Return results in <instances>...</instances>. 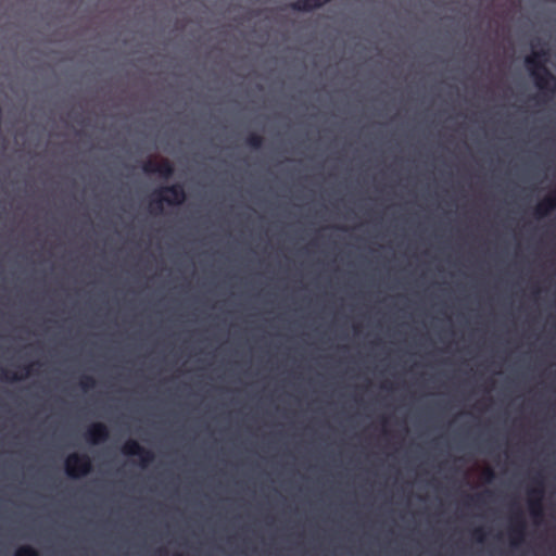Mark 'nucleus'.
Returning <instances> with one entry per match:
<instances>
[{
    "instance_id": "1",
    "label": "nucleus",
    "mask_w": 556,
    "mask_h": 556,
    "mask_svg": "<svg viewBox=\"0 0 556 556\" xmlns=\"http://www.w3.org/2000/svg\"><path fill=\"white\" fill-rule=\"evenodd\" d=\"M540 40L532 41V53L525 60L526 66L533 78L536 88L543 93L553 94L556 91V76L546 67L548 50H538Z\"/></svg>"
},
{
    "instance_id": "2",
    "label": "nucleus",
    "mask_w": 556,
    "mask_h": 556,
    "mask_svg": "<svg viewBox=\"0 0 556 556\" xmlns=\"http://www.w3.org/2000/svg\"><path fill=\"white\" fill-rule=\"evenodd\" d=\"M152 195L153 198L150 203L152 213H161L164 203L168 205H180L187 198L184 187L179 184H173L155 190Z\"/></svg>"
},
{
    "instance_id": "3",
    "label": "nucleus",
    "mask_w": 556,
    "mask_h": 556,
    "mask_svg": "<svg viewBox=\"0 0 556 556\" xmlns=\"http://www.w3.org/2000/svg\"><path fill=\"white\" fill-rule=\"evenodd\" d=\"M92 469L91 459L86 454L73 453L65 459V471L71 478H79L88 475Z\"/></svg>"
},
{
    "instance_id": "4",
    "label": "nucleus",
    "mask_w": 556,
    "mask_h": 556,
    "mask_svg": "<svg viewBox=\"0 0 556 556\" xmlns=\"http://www.w3.org/2000/svg\"><path fill=\"white\" fill-rule=\"evenodd\" d=\"M533 482L536 484V486L528 491V505L533 519L540 520L543 517V479L538 476L533 478Z\"/></svg>"
},
{
    "instance_id": "5",
    "label": "nucleus",
    "mask_w": 556,
    "mask_h": 556,
    "mask_svg": "<svg viewBox=\"0 0 556 556\" xmlns=\"http://www.w3.org/2000/svg\"><path fill=\"white\" fill-rule=\"evenodd\" d=\"M122 453L127 456H138L143 467L149 465L154 458V454L141 446L136 440L126 441L122 446Z\"/></svg>"
},
{
    "instance_id": "6",
    "label": "nucleus",
    "mask_w": 556,
    "mask_h": 556,
    "mask_svg": "<svg viewBox=\"0 0 556 556\" xmlns=\"http://www.w3.org/2000/svg\"><path fill=\"white\" fill-rule=\"evenodd\" d=\"M110 432L108 427L102 422L90 425L85 432V439L91 444H99L109 439Z\"/></svg>"
},
{
    "instance_id": "7",
    "label": "nucleus",
    "mask_w": 556,
    "mask_h": 556,
    "mask_svg": "<svg viewBox=\"0 0 556 556\" xmlns=\"http://www.w3.org/2000/svg\"><path fill=\"white\" fill-rule=\"evenodd\" d=\"M511 526L509 529L510 538H511V545L517 546L519 543L523 541L525 534H526V521L521 514V511H518L511 518Z\"/></svg>"
},
{
    "instance_id": "8",
    "label": "nucleus",
    "mask_w": 556,
    "mask_h": 556,
    "mask_svg": "<svg viewBox=\"0 0 556 556\" xmlns=\"http://www.w3.org/2000/svg\"><path fill=\"white\" fill-rule=\"evenodd\" d=\"M331 0H296L290 4L291 9L296 12H311L319 9Z\"/></svg>"
},
{
    "instance_id": "9",
    "label": "nucleus",
    "mask_w": 556,
    "mask_h": 556,
    "mask_svg": "<svg viewBox=\"0 0 556 556\" xmlns=\"http://www.w3.org/2000/svg\"><path fill=\"white\" fill-rule=\"evenodd\" d=\"M556 208V195L554 192L544 198L538 205L534 207V215L538 218H542L547 216L553 210Z\"/></svg>"
},
{
    "instance_id": "10",
    "label": "nucleus",
    "mask_w": 556,
    "mask_h": 556,
    "mask_svg": "<svg viewBox=\"0 0 556 556\" xmlns=\"http://www.w3.org/2000/svg\"><path fill=\"white\" fill-rule=\"evenodd\" d=\"M23 369L25 370V374L24 375H17L16 372H11L7 369H3L1 368L0 369V378L3 379V380H7V381H10V382H13V381H18V380H22L24 378H26L27 376L30 375L31 372V366H25L23 367Z\"/></svg>"
},
{
    "instance_id": "11",
    "label": "nucleus",
    "mask_w": 556,
    "mask_h": 556,
    "mask_svg": "<svg viewBox=\"0 0 556 556\" xmlns=\"http://www.w3.org/2000/svg\"><path fill=\"white\" fill-rule=\"evenodd\" d=\"M164 179H169L174 175V166L168 160L159 162L156 173Z\"/></svg>"
},
{
    "instance_id": "12",
    "label": "nucleus",
    "mask_w": 556,
    "mask_h": 556,
    "mask_svg": "<svg viewBox=\"0 0 556 556\" xmlns=\"http://www.w3.org/2000/svg\"><path fill=\"white\" fill-rule=\"evenodd\" d=\"M263 142H264L263 137L255 132L250 134L245 139L247 146H249L250 148L255 149V150L262 148Z\"/></svg>"
},
{
    "instance_id": "13",
    "label": "nucleus",
    "mask_w": 556,
    "mask_h": 556,
    "mask_svg": "<svg viewBox=\"0 0 556 556\" xmlns=\"http://www.w3.org/2000/svg\"><path fill=\"white\" fill-rule=\"evenodd\" d=\"M14 556H39V553L30 545H24L18 547Z\"/></svg>"
},
{
    "instance_id": "14",
    "label": "nucleus",
    "mask_w": 556,
    "mask_h": 556,
    "mask_svg": "<svg viewBox=\"0 0 556 556\" xmlns=\"http://www.w3.org/2000/svg\"><path fill=\"white\" fill-rule=\"evenodd\" d=\"M79 386L84 391H88L96 386V380L91 376H83L79 380Z\"/></svg>"
},
{
    "instance_id": "15",
    "label": "nucleus",
    "mask_w": 556,
    "mask_h": 556,
    "mask_svg": "<svg viewBox=\"0 0 556 556\" xmlns=\"http://www.w3.org/2000/svg\"><path fill=\"white\" fill-rule=\"evenodd\" d=\"M157 164L159 162H155L153 160H148L143 163L142 165V170L146 173V174H155L156 173V167H157Z\"/></svg>"
},
{
    "instance_id": "16",
    "label": "nucleus",
    "mask_w": 556,
    "mask_h": 556,
    "mask_svg": "<svg viewBox=\"0 0 556 556\" xmlns=\"http://www.w3.org/2000/svg\"><path fill=\"white\" fill-rule=\"evenodd\" d=\"M482 478L485 482H491L495 478V472L491 468H486L482 472Z\"/></svg>"
},
{
    "instance_id": "17",
    "label": "nucleus",
    "mask_w": 556,
    "mask_h": 556,
    "mask_svg": "<svg viewBox=\"0 0 556 556\" xmlns=\"http://www.w3.org/2000/svg\"><path fill=\"white\" fill-rule=\"evenodd\" d=\"M473 538L477 542H483L485 533L481 528H477L472 532Z\"/></svg>"
},
{
    "instance_id": "18",
    "label": "nucleus",
    "mask_w": 556,
    "mask_h": 556,
    "mask_svg": "<svg viewBox=\"0 0 556 556\" xmlns=\"http://www.w3.org/2000/svg\"><path fill=\"white\" fill-rule=\"evenodd\" d=\"M469 498L475 502H480L482 500V495L470 496Z\"/></svg>"
},
{
    "instance_id": "19",
    "label": "nucleus",
    "mask_w": 556,
    "mask_h": 556,
    "mask_svg": "<svg viewBox=\"0 0 556 556\" xmlns=\"http://www.w3.org/2000/svg\"><path fill=\"white\" fill-rule=\"evenodd\" d=\"M554 194L556 195V190L554 191Z\"/></svg>"
},
{
    "instance_id": "20",
    "label": "nucleus",
    "mask_w": 556,
    "mask_h": 556,
    "mask_svg": "<svg viewBox=\"0 0 556 556\" xmlns=\"http://www.w3.org/2000/svg\"><path fill=\"white\" fill-rule=\"evenodd\" d=\"M176 556H180V555H176Z\"/></svg>"
}]
</instances>
